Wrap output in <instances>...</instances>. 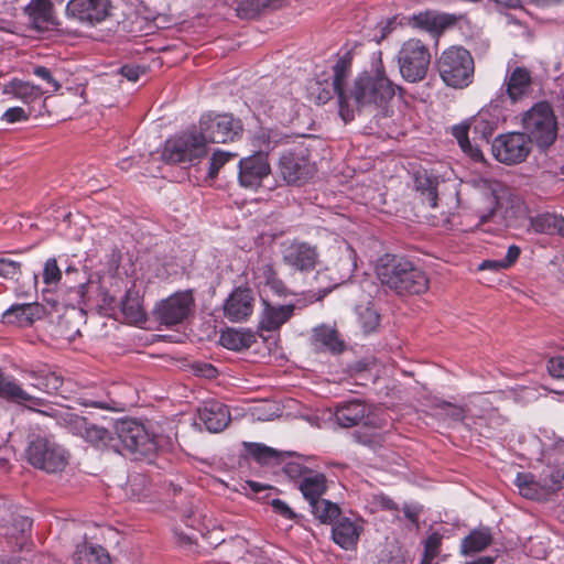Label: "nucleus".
<instances>
[{"instance_id": "nucleus-1", "label": "nucleus", "mask_w": 564, "mask_h": 564, "mask_svg": "<svg viewBox=\"0 0 564 564\" xmlns=\"http://www.w3.org/2000/svg\"><path fill=\"white\" fill-rule=\"evenodd\" d=\"M381 55L380 51L373 53L370 68L359 73L349 87L350 58L344 56L333 66V86L344 122L352 121L356 112L373 117L378 123L392 115L390 102L401 88L387 76Z\"/></svg>"}, {"instance_id": "nucleus-2", "label": "nucleus", "mask_w": 564, "mask_h": 564, "mask_svg": "<svg viewBox=\"0 0 564 564\" xmlns=\"http://www.w3.org/2000/svg\"><path fill=\"white\" fill-rule=\"evenodd\" d=\"M376 271L381 284L398 295L422 294L429 289L426 273L403 257H381Z\"/></svg>"}, {"instance_id": "nucleus-3", "label": "nucleus", "mask_w": 564, "mask_h": 564, "mask_svg": "<svg viewBox=\"0 0 564 564\" xmlns=\"http://www.w3.org/2000/svg\"><path fill=\"white\" fill-rule=\"evenodd\" d=\"M524 134L535 142L541 150L549 149L556 140L557 123L551 105L542 101L535 104L522 118Z\"/></svg>"}, {"instance_id": "nucleus-4", "label": "nucleus", "mask_w": 564, "mask_h": 564, "mask_svg": "<svg viewBox=\"0 0 564 564\" xmlns=\"http://www.w3.org/2000/svg\"><path fill=\"white\" fill-rule=\"evenodd\" d=\"M437 69L447 86L465 88L474 77V59L464 47L452 46L445 50L437 59Z\"/></svg>"}, {"instance_id": "nucleus-5", "label": "nucleus", "mask_w": 564, "mask_h": 564, "mask_svg": "<svg viewBox=\"0 0 564 564\" xmlns=\"http://www.w3.org/2000/svg\"><path fill=\"white\" fill-rule=\"evenodd\" d=\"M401 77L408 83H419L426 77L431 64L429 47L417 39L405 41L397 54Z\"/></svg>"}, {"instance_id": "nucleus-6", "label": "nucleus", "mask_w": 564, "mask_h": 564, "mask_svg": "<svg viewBox=\"0 0 564 564\" xmlns=\"http://www.w3.org/2000/svg\"><path fill=\"white\" fill-rule=\"evenodd\" d=\"M115 440L120 454H131L135 458L148 457L156 451L154 438L145 427L135 420H123L116 424Z\"/></svg>"}, {"instance_id": "nucleus-7", "label": "nucleus", "mask_w": 564, "mask_h": 564, "mask_svg": "<svg viewBox=\"0 0 564 564\" xmlns=\"http://www.w3.org/2000/svg\"><path fill=\"white\" fill-rule=\"evenodd\" d=\"M243 126L240 119L231 113L208 112L200 117L199 135L205 142L227 143L240 139Z\"/></svg>"}, {"instance_id": "nucleus-8", "label": "nucleus", "mask_w": 564, "mask_h": 564, "mask_svg": "<svg viewBox=\"0 0 564 564\" xmlns=\"http://www.w3.org/2000/svg\"><path fill=\"white\" fill-rule=\"evenodd\" d=\"M207 153L199 133L186 132L165 142L162 159L166 163L193 165Z\"/></svg>"}, {"instance_id": "nucleus-9", "label": "nucleus", "mask_w": 564, "mask_h": 564, "mask_svg": "<svg viewBox=\"0 0 564 564\" xmlns=\"http://www.w3.org/2000/svg\"><path fill=\"white\" fill-rule=\"evenodd\" d=\"M28 459L34 467L46 473L62 471L67 465L65 451L46 437H36L28 447Z\"/></svg>"}, {"instance_id": "nucleus-10", "label": "nucleus", "mask_w": 564, "mask_h": 564, "mask_svg": "<svg viewBox=\"0 0 564 564\" xmlns=\"http://www.w3.org/2000/svg\"><path fill=\"white\" fill-rule=\"evenodd\" d=\"M531 150V139L522 132L500 134L491 144V152L495 159L506 165H516L524 162Z\"/></svg>"}, {"instance_id": "nucleus-11", "label": "nucleus", "mask_w": 564, "mask_h": 564, "mask_svg": "<svg viewBox=\"0 0 564 564\" xmlns=\"http://www.w3.org/2000/svg\"><path fill=\"white\" fill-rule=\"evenodd\" d=\"M111 0H69L66 15L86 26H95L111 17Z\"/></svg>"}, {"instance_id": "nucleus-12", "label": "nucleus", "mask_w": 564, "mask_h": 564, "mask_svg": "<svg viewBox=\"0 0 564 564\" xmlns=\"http://www.w3.org/2000/svg\"><path fill=\"white\" fill-rule=\"evenodd\" d=\"M279 171L289 185H301L313 177L315 166L303 151L299 153L289 151L281 155Z\"/></svg>"}, {"instance_id": "nucleus-13", "label": "nucleus", "mask_w": 564, "mask_h": 564, "mask_svg": "<svg viewBox=\"0 0 564 564\" xmlns=\"http://www.w3.org/2000/svg\"><path fill=\"white\" fill-rule=\"evenodd\" d=\"M335 419L338 425L346 429L356 426L361 422L365 426L383 427L381 420L371 414L367 404L360 400L338 403L335 408Z\"/></svg>"}, {"instance_id": "nucleus-14", "label": "nucleus", "mask_w": 564, "mask_h": 564, "mask_svg": "<svg viewBox=\"0 0 564 564\" xmlns=\"http://www.w3.org/2000/svg\"><path fill=\"white\" fill-rule=\"evenodd\" d=\"M194 299L191 292H180L161 301L154 311L156 318L166 326L182 323L189 314Z\"/></svg>"}, {"instance_id": "nucleus-15", "label": "nucleus", "mask_w": 564, "mask_h": 564, "mask_svg": "<svg viewBox=\"0 0 564 564\" xmlns=\"http://www.w3.org/2000/svg\"><path fill=\"white\" fill-rule=\"evenodd\" d=\"M270 173L271 167L263 153H254L239 161L238 181L245 188L257 189Z\"/></svg>"}, {"instance_id": "nucleus-16", "label": "nucleus", "mask_w": 564, "mask_h": 564, "mask_svg": "<svg viewBox=\"0 0 564 564\" xmlns=\"http://www.w3.org/2000/svg\"><path fill=\"white\" fill-rule=\"evenodd\" d=\"M282 260L293 271L308 272L315 268L318 253L314 246L292 241L283 247Z\"/></svg>"}, {"instance_id": "nucleus-17", "label": "nucleus", "mask_w": 564, "mask_h": 564, "mask_svg": "<svg viewBox=\"0 0 564 564\" xmlns=\"http://www.w3.org/2000/svg\"><path fill=\"white\" fill-rule=\"evenodd\" d=\"M254 295L249 288L235 289L224 303V315L230 322L241 323L253 312Z\"/></svg>"}, {"instance_id": "nucleus-18", "label": "nucleus", "mask_w": 564, "mask_h": 564, "mask_svg": "<svg viewBox=\"0 0 564 564\" xmlns=\"http://www.w3.org/2000/svg\"><path fill=\"white\" fill-rule=\"evenodd\" d=\"M198 417L210 433L221 432L230 422L228 408L215 400L206 401L203 406L198 409Z\"/></svg>"}, {"instance_id": "nucleus-19", "label": "nucleus", "mask_w": 564, "mask_h": 564, "mask_svg": "<svg viewBox=\"0 0 564 564\" xmlns=\"http://www.w3.org/2000/svg\"><path fill=\"white\" fill-rule=\"evenodd\" d=\"M0 398L33 410V405L43 406L46 401L31 395L17 381L6 378L0 371Z\"/></svg>"}, {"instance_id": "nucleus-20", "label": "nucleus", "mask_w": 564, "mask_h": 564, "mask_svg": "<svg viewBox=\"0 0 564 564\" xmlns=\"http://www.w3.org/2000/svg\"><path fill=\"white\" fill-rule=\"evenodd\" d=\"M410 20L413 21L415 26L431 33H441L453 26L457 21L456 17L453 14L432 11L420 12L419 14L412 15Z\"/></svg>"}, {"instance_id": "nucleus-21", "label": "nucleus", "mask_w": 564, "mask_h": 564, "mask_svg": "<svg viewBox=\"0 0 564 564\" xmlns=\"http://www.w3.org/2000/svg\"><path fill=\"white\" fill-rule=\"evenodd\" d=\"M312 341L317 349L327 350L332 354H340L345 349V341L340 338L338 332L326 325L314 328Z\"/></svg>"}, {"instance_id": "nucleus-22", "label": "nucleus", "mask_w": 564, "mask_h": 564, "mask_svg": "<svg viewBox=\"0 0 564 564\" xmlns=\"http://www.w3.org/2000/svg\"><path fill=\"white\" fill-rule=\"evenodd\" d=\"M506 91L512 102L527 96L531 88V75L524 67H516L506 78Z\"/></svg>"}, {"instance_id": "nucleus-23", "label": "nucleus", "mask_w": 564, "mask_h": 564, "mask_svg": "<svg viewBox=\"0 0 564 564\" xmlns=\"http://www.w3.org/2000/svg\"><path fill=\"white\" fill-rule=\"evenodd\" d=\"M293 312L294 305L292 304L273 306L264 302L260 327L267 332L275 330L291 318Z\"/></svg>"}, {"instance_id": "nucleus-24", "label": "nucleus", "mask_w": 564, "mask_h": 564, "mask_svg": "<svg viewBox=\"0 0 564 564\" xmlns=\"http://www.w3.org/2000/svg\"><path fill=\"white\" fill-rule=\"evenodd\" d=\"M26 375L33 380L32 387L44 391L48 394L58 393L63 386V377L55 370L47 367L40 368L37 370L26 371Z\"/></svg>"}, {"instance_id": "nucleus-25", "label": "nucleus", "mask_w": 564, "mask_h": 564, "mask_svg": "<svg viewBox=\"0 0 564 564\" xmlns=\"http://www.w3.org/2000/svg\"><path fill=\"white\" fill-rule=\"evenodd\" d=\"M121 312L131 324H143L147 322V313L142 305V296L138 290H127L121 303Z\"/></svg>"}, {"instance_id": "nucleus-26", "label": "nucleus", "mask_w": 564, "mask_h": 564, "mask_svg": "<svg viewBox=\"0 0 564 564\" xmlns=\"http://www.w3.org/2000/svg\"><path fill=\"white\" fill-rule=\"evenodd\" d=\"M83 437L91 443L94 446H106L115 452H120L119 444L116 442L115 436L102 426L88 423L82 419Z\"/></svg>"}, {"instance_id": "nucleus-27", "label": "nucleus", "mask_w": 564, "mask_h": 564, "mask_svg": "<svg viewBox=\"0 0 564 564\" xmlns=\"http://www.w3.org/2000/svg\"><path fill=\"white\" fill-rule=\"evenodd\" d=\"M492 542V533L489 528L480 527L474 529L462 540L460 553L469 555L484 551Z\"/></svg>"}, {"instance_id": "nucleus-28", "label": "nucleus", "mask_w": 564, "mask_h": 564, "mask_svg": "<svg viewBox=\"0 0 564 564\" xmlns=\"http://www.w3.org/2000/svg\"><path fill=\"white\" fill-rule=\"evenodd\" d=\"M531 228L538 234H558L564 238V217L553 213H543L530 219Z\"/></svg>"}, {"instance_id": "nucleus-29", "label": "nucleus", "mask_w": 564, "mask_h": 564, "mask_svg": "<svg viewBox=\"0 0 564 564\" xmlns=\"http://www.w3.org/2000/svg\"><path fill=\"white\" fill-rule=\"evenodd\" d=\"M281 0H242L236 8L240 19L251 20L270 10L281 7Z\"/></svg>"}, {"instance_id": "nucleus-30", "label": "nucleus", "mask_w": 564, "mask_h": 564, "mask_svg": "<svg viewBox=\"0 0 564 564\" xmlns=\"http://www.w3.org/2000/svg\"><path fill=\"white\" fill-rule=\"evenodd\" d=\"M219 341L227 349L241 350L256 343V335L251 330L229 328L221 333Z\"/></svg>"}, {"instance_id": "nucleus-31", "label": "nucleus", "mask_w": 564, "mask_h": 564, "mask_svg": "<svg viewBox=\"0 0 564 564\" xmlns=\"http://www.w3.org/2000/svg\"><path fill=\"white\" fill-rule=\"evenodd\" d=\"M299 488L308 503L316 501L326 492V477L321 473H308L302 479Z\"/></svg>"}, {"instance_id": "nucleus-32", "label": "nucleus", "mask_w": 564, "mask_h": 564, "mask_svg": "<svg viewBox=\"0 0 564 564\" xmlns=\"http://www.w3.org/2000/svg\"><path fill=\"white\" fill-rule=\"evenodd\" d=\"M470 126L475 135L488 142L498 127V118L481 110L471 119Z\"/></svg>"}, {"instance_id": "nucleus-33", "label": "nucleus", "mask_w": 564, "mask_h": 564, "mask_svg": "<svg viewBox=\"0 0 564 564\" xmlns=\"http://www.w3.org/2000/svg\"><path fill=\"white\" fill-rule=\"evenodd\" d=\"M75 564H110V557L101 546L80 545L74 553Z\"/></svg>"}, {"instance_id": "nucleus-34", "label": "nucleus", "mask_w": 564, "mask_h": 564, "mask_svg": "<svg viewBox=\"0 0 564 564\" xmlns=\"http://www.w3.org/2000/svg\"><path fill=\"white\" fill-rule=\"evenodd\" d=\"M358 531L355 522L349 519L340 520L333 528V540L344 549H350L358 540Z\"/></svg>"}, {"instance_id": "nucleus-35", "label": "nucleus", "mask_w": 564, "mask_h": 564, "mask_svg": "<svg viewBox=\"0 0 564 564\" xmlns=\"http://www.w3.org/2000/svg\"><path fill=\"white\" fill-rule=\"evenodd\" d=\"M514 484L519 492L528 499L539 500L545 497L541 480H535L534 476L529 473H518Z\"/></svg>"}, {"instance_id": "nucleus-36", "label": "nucleus", "mask_w": 564, "mask_h": 564, "mask_svg": "<svg viewBox=\"0 0 564 564\" xmlns=\"http://www.w3.org/2000/svg\"><path fill=\"white\" fill-rule=\"evenodd\" d=\"M253 274L254 279L258 281V284L269 286L276 294H281L283 292V282L278 278L276 272L271 263H259L256 267Z\"/></svg>"}, {"instance_id": "nucleus-37", "label": "nucleus", "mask_w": 564, "mask_h": 564, "mask_svg": "<svg viewBox=\"0 0 564 564\" xmlns=\"http://www.w3.org/2000/svg\"><path fill=\"white\" fill-rule=\"evenodd\" d=\"M25 12L30 15L36 29L45 28L52 21V2L50 0H32Z\"/></svg>"}, {"instance_id": "nucleus-38", "label": "nucleus", "mask_w": 564, "mask_h": 564, "mask_svg": "<svg viewBox=\"0 0 564 564\" xmlns=\"http://www.w3.org/2000/svg\"><path fill=\"white\" fill-rule=\"evenodd\" d=\"M39 311L37 304H17L8 308L3 317L9 323L18 322L20 324H31Z\"/></svg>"}, {"instance_id": "nucleus-39", "label": "nucleus", "mask_w": 564, "mask_h": 564, "mask_svg": "<svg viewBox=\"0 0 564 564\" xmlns=\"http://www.w3.org/2000/svg\"><path fill=\"white\" fill-rule=\"evenodd\" d=\"M31 527L32 520L29 517L21 514L13 517L11 527L9 528V535L15 539V545L19 550H23L28 544Z\"/></svg>"}, {"instance_id": "nucleus-40", "label": "nucleus", "mask_w": 564, "mask_h": 564, "mask_svg": "<svg viewBox=\"0 0 564 564\" xmlns=\"http://www.w3.org/2000/svg\"><path fill=\"white\" fill-rule=\"evenodd\" d=\"M308 505L313 516L322 523L333 522L340 513V509L336 503L323 498Z\"/></svg>"}, {"instance_id": "nucleus-41", "label": "nucleus", "mask_w": 564, "mask_h": 564, "mask_svg": "<svg viewBox=\"0 0 564 564\" xmlns=\"http://www.w3.org/2000/svg\"><path fill=\"white\" fill-rule=\"evenodd\" d=\"M286 135H283L278 130L261 128L254 134V145L259 148L258 153L269 152L273 150L278 144L282 143Z\"/></svg>"}, {"instance_id": "nucleus-42", "label": "nucleus", "mask_w": 564, "mask_h": 564, "mask_svg": "<svg viewBox=\"0 0 564 564\" xmlns=\"http://www.w3.org/2000/svg\"><path fill=\"white\" fill-rule=\"evenodd\" d=\"M10 88L11 93L25 104H32L36 100H40L44 94L41 87L21 80H12Z\"/></svg>"}, {"instance_id": "nucleus-43", "label": "nucleus", "mask_w": 564, "mask_h": 564, "mask_svg": "<svg viewBox=\"0 0 564 564\" xmlns=\"http://www.w3.org/2000/svg\"><path fill=\"white\" fill-rule=\"evenodd\" d=\"M434 415L445 422H462L465 419L466 410L463 406L440 401L434 405Z\"/></svg>"}, {"instance_id": "nucleus-44", "label": "nucleus", "mask_w": 564, "mask_h": 564, "mask_svg": "<svg viewBox=\"0 0 564 564\" xmlns=\"http://www.w3.org/2000/svg\"><path fill=\"white\" fill-rule=\"evenodd\" d=\"M545 496L556 494L564 487V469L554 468L540 477Z\"/></svg>"}, {"instance_id": "nucleus-45", "label": "nucleus", "mask_w": 564, "mask_h": 564, "mask_svg": "<svg viewBox=\"0 0 564 564\" xmlns=\"http://www.w3.org/2000/svg\"><path fill=\"white\" fill-rule=\"evenodd\" d=\"M469 124L460 123L452 128V134L458 141L459 147L465 153H468L473 159L481 156V152L477 148H473L468 139Z\"/></svg>"}, {"instance_id": "nucleus-46", "label": "nucleus", "mask_w": 564, "mask_h": 564, "mask_svg": "<svg viewBox=\"0 0 564 564\" xmlns=\"http://www.w3.org/2000/svg\"><path fill=\"white\" fill-rule=\"evenodd\" d=\"M416 189L421 192L423 202L434 208L437 205V188L435 182L427 177H416Z\"/></svg>"}, {"instance_id": "nucleus-47", "label": "nucleus", "mask_w": 564, "mask_h": 564, "mask_svg": "<svg viewBox=\"0 0 564 564\" xmlns=\"http://www.w3.org/2000/svg\"><path fill=\"white\" fill-rule=\"evenodd\" d=\"M236 154L228 151L223 150H216L210 160H209V167L207 172V177L209 180H214L217 175L219 170L230 160L235 159Z\"/></svg>"}, {"instance_id": "nucleus-48", "label": "nucleus", "mask_w": 564, "mask_h": 564, "mask_svg": "<svg viewBox=\"0 0 564 564\" xmlns=\"http://www.w3.org/2000/svg\"><path fill=\"white\" fill-rule=\"evenodd\" d=\"M247 452L259 463L268 464L276 456V452L263 444L259 443H245Z\"/></svg>"}, {"instance_id": "nucleus-49", "label": "nucleus", "mask_w": 564, "mask_h": 564, "mask_svg": "<svg viewBox=\"0 0 564 564\" xmlns=\"http://www.w3.org/2000/svg\"><path fill=\"white\" fill-rule=\"evenodd\" d=\"M42 276L46 285H55L61 281L62 270L57 265L55 258H50L45 261Z\"/></svg>"}, {"instance_id": "nucleus-50", "label": "nucleus", "mask_w": 564, "mask_h": 564, "mask_svg": "<svg viewBox=\"0 0 564 564\" xmlns=\"http://www.w3.org/2000/svg\"><path fill=\"white\" fill-rule=\"evenodd\" d=\"M21 274V263L0 258V276L4 279H17Z\"/></svg>"}, {"instance_id": "nucleus-51", "label": "nucleus", "mask_w": 564, "mask_h": 564, "mask_svg": "<svg viewBox=\"0 0 564 564\" xmlns=\"http://www.w3.org/2000/svg\"><path fill=\"white\" fill-rule=\"evenodd\" d=\"M33 74L48 85V88L45 90L46 93H56L61 88L59 82L54 78L52 72L45 66H35Z\"/></svg>"}, {"instance_id": "nucleus-52", "label": "nucleus", "mask_w": 564, "mask_h": 564, "mask_svg": "<svg viewBox=\"0 0 564 564\" xmlns=\"http://www.w3.org/2000/svg\"><path fill=\"white\" fill-rule=\"evenodd\" d=\"M359 319L365 333H370L379 325L380 316L375 310L366 308L360 313Z\"/></svg>"}, {"instance_id": "nucleus-53", "label": "nucleus", "mask_w": 564, "mask_h": 564, "mask_svg": "<svg viewBox=\"0 0 564 564\" xmlns=\"http://www.w3.org/2000/svg\"><path fill=\"white\" fill-rule=\"evenodd\" d=\"M354 438L357 443L368 446L372 449H376L382 445L383 437L381 434L375 433V434H365L361 432H355Z\"/></svg>"}, {"instance_id": "nucleus-54", "label": "nucleus", "mask_w": 564, "mask_h": 564, "mask_svg": "<svg viewBox=\"0 0 564 564\" xmlns=\"http://www.w3.org/2000/svg\"><path fill=\"white\" fill-rule=\"evenodd\" d=\"M33 108H30L29 112H26L21 107H12L4 111L2 115V120H4L8 123H14L19 121L26 120L29 116H31Z\"/></svg>"}, {"instance_id": "nucleus-55", "label": "nucleus", "mask_w": 564, "mask_h": 564, "mask_svg": "<svg viewBox=\"0 0 564 564\" xmlns=\"http://www.w3.org/2000/svg\"><path fill=\"white\" fill-rule=\"evenodd\" d=\"M547 371L554 378L564 379V356H556L547 361Z\"/></svg>"}, {"instance_id": "nucleus-56", "label": "nucleus", "mask_w": 564, "mask_h": 564, "mask_svg": "<svg viewBox=\"0 0 564 564\" xmlns=\"http://www.w3.org/2000/svg\"><path fill=\"white\" fill-rule=\"evenodd\" d=\"M144 73L145 68L139 65H124L120 68V74L132 83H135L140 78V75Z\"/></svg>"}, {"instance_id": "nucleus-57", "label": "nucleus", "mask_w": 564, "mask_h": 564, "mask_svg": "<svg viewBox=\"0 0 564 564\" xmlns=\"http://www.w3.org/2000/svg\"><path fill=\"white\" fill-rule=\"evenodd\" d=\"M195 375L207 379L215 378L218 373L217 369L207 362H197L193 366Z\"/></svg>"}, {"instance_id": "nucleus-58", "label": "nucleus", "mask_w": 564, "mask_h": 564, "mask_svg": "<svg viewBox=\"0 0 564 564\" xmlns=\"http://www.w3.org/2000/svg\"><path fill=\"white\" fill-rule=\"evenodd\" d=\"M285 474L290 478H296V477H303L308 475V470L306 467H303L302 465L297 463H289L284 467Z\"/></svg>"}, {"instance_id": "nucleus-59", "label": "nucleus", "mask_w": 564, "mask_h": 564, "mask_svg": "<svg viewBox=\"0 0 564 564\" xmlns=\"http://www.w3.org/2000/svg\"><path fill=\"white\" fill-rule=\"evenodd\" d=\"M441 536L437 533L431 534L425 542V554L435 556L441 545Z\"/></svg>"}, {"instance_id": "nucleus-60", "label": "nucleus", "mask_w": 564, "mask_h": 564, "mask_svg": "<svg viewBox=\"0 0 564 564\" xmlns=\"http://www.w3.org/2000/svg\"><path fill=\"white\" fill-rule=\"evenodd\" d=\"M271 506L275 512H278L279 514L283 516L286 519H293L295 516L291 508L281 499H273L271 501Z\"/></svg>"}, {"instance_id": "nucleus-61", "label": "nucleus", "mask_w": 564, "mask_h": 564, "mask_svg": "<svg viewBox=\"0 0 564 564\" xmlns=\"http://www.w3.org/2000/svg\"><path fill=\"white\" fill-rule=\"evenodd\" d=\"M498 206V199L496 196H490V208L487 213L479 215L478 227L490 221L496 215V208Z\"/></svg>"}, {"instance_id": "nucleus-62", "label": "nucleus", "mask_w": 564, "mask_h": 564, "mask_svg": "<svg viewBox=\"0 0 564 564\" xmlns=\"http://www.w3.org/2000/svg\"><path fill=\"white\" fill-rule=\"evenodd\" d=\"M520 252H521L520 248L516 245H511L508 248L507 254L502 259L507 269L510 268L518 260Z\"/></svg>"}, {"instance_id": "nucleus-63", "label": "nucleus", "mask_w": 564, "mask_h": 564, "mask_svg": "<svg viewBox=\"0 0 564 564\" xmlns=\"http://www.w3.org/2000/svg\"><path fill=\"white\" fill-rule=\"evenodd\" d=\"M501 269H507L502 260H485L479 264V270L499 271Z\"/></svg>"}, {"instance_id": "nucleus-64", "label": "nucleus", "mask_w": 564, "mask_h": 564, "mask_svg": "<svg viewBox=\"0 0 564 564\" xmlns=\"http://www.w3.org/2000/svg\"><path fill=\"white\" fill-rule=\"evenodd\" d=\"M403 511L406 519H409L413 523L417 522L419 513L421 511L419 507L405 505Z\"/></svg>"}]
</instances>
